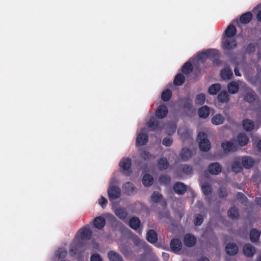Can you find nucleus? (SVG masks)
<instances>
[{
	"instance_id": "obj_50",
	"label": "nucleus",
	"mask_w": 261,
	"mask_h": 261,
	"mask_svg": "<svg viewBox=\"0 0 261 261\" xmlns=\"http://www.w3.org/2000/svg\"><path fill=\"white\" fill-rule=\"evenodd\" d=\"M147 125L149 127H150L152 129H154L156 128L157 124L154 118H151L150 119V120L147 123Z\"/></svg>"
},
{
	"instance_id": "obj_15",
	"label": "nucleus",
	"mask_w": 261,
	"mask_h": 261,
	"mask_svg": "<svg viewBox=\"0 0 261 261\" xmlns=\"http://www.w3.org/2000/svg\"><path fill=\"white\" fill-rule=\"evenodd\" d=\"M222 147L225 152L236 150L235 146L232 142H224L222 143Z\"/></svg>"
},
{
	"instance_id": "obj_52",
	"label": "nucleus",
	"mask_w": 261,
	"mask_h": 261,
	"mask_svg": "<svg viewBox=\"0 0 261 261\" xmlns=\"http://www.w3.org/2000/svg\"><path fill=\"white\" fill-rule=\"evenodd\" d=\"M91 261H102V258L98 254H93L90 258Z\"/></svg>"
},
{
	"instance_id": "obj_16",
	"label": "nucleus",
	"mask_w": 261,
	"mask_h": 261,
	"mask_svg": "<svg viewBox=\"0 0 261 261\" xmlns=\"http://www.w3.org/2000/svg\"><path fill=\"white\" fill-rule=\"evenodd\" d=\"M227 89L230 94H235L239 89V85L237 82H231L227 85Z\"/></svg>"
},
{
	"instance_id": "obj_11",
	"label": "nucleus",
	"mask_w": 261,
	"mask_h": 261,
	"mask_svg": "<svg viewBox=\"0 0 261 261\" xmlns=\"http://www.w3.org/2000/svg\"><path fill=\"white\" fill-rule=\"evenodd\" d=\"M225 118L221 114H215L212 117L211 122L215 125H221L224 123Z\"/></svg>"
},
{
	"instance_id": "obj_63",
	"label": "nucleus",
	"mask_w": 261,
	"mask_h": 261,
	"mask_svg": "<svg viewBox=\"0 0 261 261\" xmlns=\"http://www.w3.org/2000/svg\"><path fill=\"white\" fill-rule=\"evenodd\" d=\"M199 261H210L209 259L206 257H202L199 260Z\"/></svg>"
},
{
	"instance_id": "obj_8",
	"label": "nucleus",
	"mask_w": 261,
	"mask_h": 261,
	"mask_svg": "<svg viewBox=\"0 0 261 261\" xmlns=\"http://www.w3.org/2000/svg\"><path fill=\"white\" fill-rule=\"evenodd\" d=\"M242 167V158L235 159L231 165L232 170L236 173L240 172Z\"/></svg>"
},
{
	"instance_id": "obj_59",
	"label": "nucleus",
	"mask_w": 261,
	"mask_h": 261,
	"mask_svg": "<svg viewBox=\"0 0 261 261\" xmlns=\"http://www.w3.org/2000/svg\"><path fill=\"white\" fill-rule=\"evenodd\" d=\"M256 147L258 151H261V139L257 142Z\"/></svg>"
},
{
	"instance_id": "obj_48",
	"label": "nucleus",
	"mask_w": 261,
	"mask_h": 261,
	"mask_svg": "<svg viewBox=\"0 0 261 261\" xmlns=\"http://www.w3.org/2000/svg\"><path fill=\"white\" fill-rule=\"evenodd\" d=\"M203 222V218L200 215H196L194 218V224L195 225L198 226L201 224Z\"/></svg>"
},
{
	"instance_id": "obj_41",
	"label": "nucleus",
	"mask_w": 261,
	"mask_h": 261,
	"mask_svg": "<svg viewBox=\"0 0 261 261\" xmlns=\"http://www.w3.org/2000/svg\"><path fill=\"white\" fill-rule=\"evenodd\" d=\"M168 167V162L166 158H161L158 163V167L161 169H166Z\"/></svg>"
},
{
	"instance_id": "obj_27",
	"label": "nucleus",
	"mask_w": 261,
	"mask_h": 261,
	"mask_svg": "<svg viewBox=\"0 0 261 261\" xmlns=\"http://www.w3.org/2000/svg\"><path fill=\"white\" fill-rule=\"evenodd\" d=\"M243 126L246 131H251L254 128V124L252 121L246 119L243 121Z\"/></svg>"
},
{
	"instance_id": "obj_14",
	"label": "nucleus",
	"mask_w": 261,
	"mask_h": 261,
	"mask_svg": "<svg viewBox=\"0 0 261 261\" xmlns=\"http://www.w3.org/2000/svg\"><path fill=\"white\" fill-rule=\"evenodd\" d=\"M168 113V109L166 106L162 105L159 106L156 111V115L158 117L163 118Z\"/></svg>"
},
{
	"instance_id": "obj_57",
	"label": "nucleus",
	"mask_w": 261,
	"mask_h": 261,
	"mask_svg": "<svg viewBox=\"0 0 261 261\" xmlns=\"http://www.w3.org/2000/svg\"><path fill=\"white\" fill-rule=\"evenodd\" d=\"M237 198L238 199H240L241 200L242 202H243L244 201H245L246 197L243 195L242 193H238L237 194Z\"/></svg>"
},
{
	"instance_id": "obj_13",
	"label": "nucleus",
	"mask_w": 261,
	"mask_h": 261,
	"mask_svg": "<svg viewBox=\"0 0 261 261\" xmlns=\"http://www.w3.org/2000/svg\"><path fill=\"white\" fill-rule=\"evenodd\" d=\"M242 163L243 167L245 168H249L253 166L254 161L250 156H244L242 158Z\"/></svg>"
},
{
	"instance_id": "obj_33",
	"label": "nucleus",
	"mask_w": 261,
	"mask_h": 261,
	"mask_svg": "<svg viewBox=\"0 0 261 261\" xmlns=\"http://www.w3.org/2000/svg\"><path fill=\"white\" fill-rule=\"evenodd\" d=\"M221 85L219 84L212 85L208 88V92L211 95H215L220 90Z\"/></svg>"
},
{
	"instance_id": "obj_4",
	"label": "nucleus",
	"mask_w": 261,
	"mask_h": 261,
	"mask_svg": "<svg viewBox=\"0 0 261 261\" xmlns=\"http://www.w3.org/2000/svg\"><path fill=\"white\" fill-rule=\"evenodd\" d=\"M218 55V51L214 49H208L203 51L197 55V57L199 60H203L207 58L213 57Z\"/></svg>"
},
{
	"instance_id": "obj_38",
	"label": "nucleus",
	"mask_w": 261,
	"mask_h": 261,
	"mask_svg": "<svg viewBox=\"0 0 261 261\" xmlns=\"http://www.w3.org/2000/svg\"><path fill=\"white\" fill-rule=\"evenodd\" d=\"M142 182L145 186H149L153 183V178L149 174H145L143 177Z\"/></svg>"
},
{
	"instance_id": "obj_35",
	"label": "nucleus",
	"mask_w": 261,
	"mask_h": 261,
	"mask_svg": "<svg viewBox=\"0 0 261 261\" xmlns=\"http://www.w3.org/2000/svg\"><path fill=\"white\" fill-rule=\"evenodd\" d=\"M201 190L205 195H208L212 192V187L208 182H204L201 185Z\"/></svg>"
},
{
	"instance_id": "obj_30",
	"label": "nucleus",
	"mask_w": 261,
	"mask_h": 261,
	"mask_svg": "<svg viewBox=\"0 0 261 261\" xmlns=\"http://www.w3.org/2000/svg\"><path fill=\"white\" fill-rule=\"evenodd\" d=\"M178 134L184 141L190 137V133L186 128H180L178 130Z\"/></svg>"
},
{
	"instance_id": "obj_10",
	"label": "nucleus",
	"mask_w": 261,
	"mask_h": 261,
	"mask_svg": "<svg viewBox=\"0 0 261 261\" xmlns=\"http://www.w3.org/2000/svg\"><path fill=\"white\" fill-rule=\"evenodd\" d=\"M170 247L172 251L176 253L181 250L182 244L178 239H174L171 241Z\"/></svg>"
},
{
	"instance_id": "obj_60",
	"label": "nucleus",
	"mask_w": 261,
	"mask_h": 261,
	"mask_svg": "<svg viewBox=\"0 0 261 261\" xmlns=\"http://www.w3.org/2000/svg\"><path fill=\"white\" fill-rule=\"evenodd\" d=\"M256 203L261 207V198H257L255 199Z\"/></svg>"
},
{
	"instance_id": "obj_51",
	"label": "nucleus",
	"mask_w": 261,
	"mask_h": 261,
	"mask_svg": "<svg viewBox=\"0 0 261 261\" xmlns=\"http://www.w3.org/2000/svg\"><path fill=\"white\" fill-rule=\"evenodd\" d=\"M182 170L184 173L186 174H190L192 172V167L188 165H184L182 167Z\"/></svg>"
},
{
	"instance_id": "obj_54",
	"label": "nucleus",
	"mask_w": 261,
	"mask_h": 261,
	"mask_svg": "<svg viewBox=\"0 0 261 261\" xmlns=\"http://www.w3.org/2000/svg\"><path fill=\"white\" fill-rule=\"evenodd\" d=\"M108 203V201L104 197L101 196L99 201V204L102 207H104L106 206Z\"/></svg>"
},
{
	"instance_id": "obj_49",
	"label": "nucleus",
	"mask_w": 261,
	"mask_h": 261,
	"mask_svg": "<svg viewBox=\"0 0 261 261\" xmlns=\"http://www.w3.org/2000/svg\"><path fill=\"white\" fill-rule=\"evenodd\" d=\"M173 142L171 137H166L163 140V144L166 146H170Z\"/></svg>"
},
{
	"instance_id": "obj_32",
	"label": "nucleus",
	"mask_w": 261,
	"mask_h": 261,
	"mask_svg": "<svg viewBox=\"0 0 261 261\" xmlns=\"http://www.w3.org/2000/svg\"><path fill=\"white\" fill-rule=\"evenodd\" d=\"M249 139L245 134H240L238 137V143L241 146L246 145Z\"/></svg>"
},
{
	"instance_id": "obj_36",
	"label": "nucleus",
	"mask_w": 261,
	"mask_h": 261,
	"mask_svg": "<svg viewBox=\"0 0 261 261\" xmlns=\"http://www.w3.org/2000/svg\"><path fill=\"white\" fill-rule=\"evenodd\" d=\"M192 153L187 149H183L180 152V157L183 161H187L192 156Z\"/></svg>"
},
{
	"instance_id": "obj_42",
	"label": "nucleus",
	"mask_w": 261,
	"mask_h": 261,
	"mask_svg": "<svg viewBox=\"0 0 261 261\" xmlns=\"http://www.w3.org/2000/svg\"><path fill=\"white\" fill-rule=\"evenodd\" d=\"M228 215L231 219H236L239 217V213L235 207H231L228 212Z\"/></svg>"
},
{
	"instance_id": "obj_58",
	"label": "nucleus",
	"mask_w": 261,
	"mask_h": 261,
	"mask_svg": "<svg viewBox=\"0 0 261 261\" xmlns=\"http://www.w3.org/2000/svg\"><path fill=\"white\" fill-rule=\"evenodd\" d=\"M162 256H163V259L165 261H167L169 257V254L167 253H163Z\"/></svg>"
},
{
	"instance_id": "obj_44",
	"label": "nucleus",
	"mask_w": 261,
	"mask_h": 261,
	"mask_svg": "<svg viewBox=\"0 0 261 261\" xmlns=\"http://www.w3.org/2000/svg\"><path fill=\"white\" fill-rule=\"evenodd\" d=\"M171 96V91L169 90H166L162 92V99L166 101H168Z\"/></svg>"
},
{
	"instance_id": "obj_39",
	"label": "nucleus",
	"mask_w": 261,
	"mask_h": 261,
	"mask_svg": "<svg viewBox=\"0 0 261 261\" xmlns=\"http://www.w3.org/2000/svg\"><path fill=\"white\" fill-rule=\"evenodd\" d=\"M205 101V95L203 93H200L196 95L195 99V103L197 105H203Z\"/></svg>"
},
{
	"instance_id": "obj_40",
	"label": "nucleus",
	"mask_w": 261,
	"mask_h": 261,
	"mask_svg": "<svg viewBox=\"0 0 261 261\" xmlns=\"http://www.w3.org/2000/svg\"><path fill=\"white\" fill-rule=\"evenodd\" d=\"M252 18V14L250 12L243 14L240 17V21L244 23H248Z\"/></svg>"
},
{
	"instance_id": "obj_1",
	"label": "nucleus",
	"mask_w": 261,
	"mask_h": 261,
	"mask_svg": "<svg viewBox=\"0 0 261 261\" xmlns=\"http://www.w3.org/2000/svg\"><path fill=\"white\" fill-rule=\"evenodd\" d=\"M118 183V180L116 178H112L108 191V194L110 200H113L118 198L120 196V189L115 185Z\"/></svg>"
},
{
	"instance_id": "obj_62",
	"label": "nucleus",
	"mask_w": 261,
	"mask_h": 261,
	"mask_svg": "<svg viewBox=\"0 0 261 261\" xmlns=\"http://www.w3.org/2000/svg\"><path fill=\"white\" fill-rule=\"evenodd\" d=\"M234 73L237 76H241V74L239 73V70H238V68H237V67H236L234 69Z\"/></svg>"
},
{
	"instance_id": "obj_9",
	"label": "nucleus",
	"mask_w": 261,
	"mask_h": 261,
	"mask_svg": "<svg viewBox=\"0 0 261 261\" xmlns=\"http://www.w3.org/2000/svg\"><path fill=\"white\" fill-rule=\"evenodd\" d=\"M196 241V238L191 234H187L184 237V243L187 247H193L195 244Z\"/></svg>"
},
{
	"instance_id": "obj_7",
	"label": "nucleus",
	"mask_w": 261,
	"mask_h": 261,
	"mask_svg": "<svg viewBox=\"0 0 261 261\" xmlns=\"http://www.w3.org/2000/svg\"><path fill=\"white\" fill-rule=\"evenodd\" d=\"M208 170L211 174L217 175L221 172L222 167L218 163H214L208 166Z\"/></svg>"
},
{
	"instance_id": "obj_12",
	"label": "nucleus",
	"mask_w": 261,
	"mask_h": 261,
	"mask_svg": "<svg viewBox=\"0 0 261 261\" xmlns=\"http://www.w3.org/2000/svg\"><path fill=\"white\" fill-rule=\"evenodd\" d=\"M225 250L228 254L230 255H234L237 253L238 251V248L236 244L233 243H229L226 245Z\"/></svg>"
},
{
	"instance_id": "obj_21",
	"label": "nucleus",
	"mask_w": 261,
	"mask_h": 261,
	"mask_svg": "<svg viewBox=\"0 0 261 261\" xmlns=\"http://www.w3.org/2000/svg\"><path fill=\"white\" fill-rule=\"evenodd\" d=\"M243 252L247 256H252L255 252V250L253 246L250 244H246L243 248Z\"/></svg>"
},
{
	"instance_id": "obj_47",
	"label": "nucleus",
	"mask_w": 261,
	"mask_h": 261,
	"mask_svg": "<svg viewBox=\"0 0 261 261\" xmlns=\"http://www.w3.org/2000/svg\"><path fill=\"white\" fill-rule=\"evenodd\" d=\"M151 200L158 202L162 199V195L158 192H154L151 197Z\"/></svg>"
},
{
	"instance_id": "obj_29",
	"label": "nucleus",
	"mask_w": 261,
	"mask_h": 261,
	"mask_svg": "<svg viewBox=\"0 0 261 261\" xmlns=\"http://www.w3.org/2000/svg\"><path fill=\"white\" fill-rule=\"evenodd\" d=\"M218 99L221 102H228L229 100V95L226 91H222L218 94Z\"/></svg>"
},
{
	"instance_id": "obj_46",
	"label": "nucleus",
	"mask_w": 261,
	"mask_h": 261,
	"mask_svg": "<svg viewBox=\"0 0 261 261\" xmlns=\"http://www.w3.org/2000/svg\"><path fill=\"white\" fill-rule=\"evenodd\" d=\"M192 65L190 63H186L182 68V72L186 74H188L192 71Z\"/></svg>"
},
{
	"instance_id": "obj_61",
	"label": "nucleus",
	"mask_w": 261,
	"mask_h": 261,
	"mask_svg": "<svg viewBox=\"0 0 261 261\" xmlns=\"http://www.w3.org/2000/svg\"><path fill=\"white\" fill-rule=\"evenodd\" d=\"M257 18L258 20L261 21V10L259 11L257 13Z\"/></svg>"
},
{
	"instance_id": "obj_34",
	"label": "nucleus",
	"mask_w": 261,
	"mask_h": 261,
	"mask_svg": "<svg viewBox=\"0 0 261 261\" xmlns=\"http://www.w3.org/2000/svg\"><path fill=\"white\" fill-rule=\"evenodd\" d=\"M92 234L91 230L88 228H83L81 231V238L83 240H89Z\"/></svg>"
},
{
	"instance_id": "obj_2",
	"label": "nucleus",
	"mask_w": 261,
	"mask_h": 261,
	"mask_svg": "<svg viewBox=\"0 0 261 261\" xmlns=\"http://www.w3.org/2000/svg\"><path fill=\"white\" fill-rule=\"evenodd\" d=\"M198 141L200 150L207 152L210 149L211 143L207 138V135L205 133L199 132L198 135Z\"/></svg>"
},
{
	"instance_id": "obj_18",
	"label": "nucleus",
	"mask_w": 261,
	"mask_h": 261,
	"mask_svg": "<svg viewBox=\"0 0 261 261\" xmlns=\"http://www.w3.org/2000/svg\"><path fill=\"white\" fill-rule=\"evenodd\" d=\"M210 115V108L206 106H204L201 107L198 110V115L201 118H206Z\"/></svg>"
},
{
	"instance_id": "obj_19",
	"label": "nucleus",
	"mask_w": 261,
	"mask_h": 261,
	"mask_svg": "<svg viewBox=\"0 0 261 261\" xmlns=\"http://www.w3.org/2000/svg\"><path fill=\"white\" fill-rule=\"evenodd\" d=\"M124 192L128 194H133L136 192V190L133 185L129 182L125 183L123 187Z\"/></svg>"
},
{
	"instance_id": "obj_64",
	"label": "nucleus",
	"mask_w": 261,
	"mask_h": 261,
	"mask_svg": "<svg viewBox=\"0 0 261 261\" xmlns=\"http://www.w3.org/2000/svg\"><path fill=\"white\" fill-rule=\"evenodd\" d=\"M258 115L259 116V117L261 118V106H259V109H258Z\"/></svg>"
},
{
	"instance_id": "obj_26",
	"label": "nucleus",
	"mask_w": 261,
	"mask_h": 261,
	"mask_svg": "<svg viewBox=\"0 0 261 261\" xmlns=\"http://www.w3.org/2000/svg\"><path fill=\"white\" fill-rule=\"evenodd\" d=\"M232 76V71L227 67L225 68L221 72V76L224 80H228Z\"/></svg>"
},
{
	"instance_id": "obj_53",
	"label": "nucleus",
	"mask_w": 261,
	"mask_h": 261,
	"mask_svg": "<svg viewBox=\"0 0 261 261\" xmlns=\"http://www.w3.org/2000/svg\"><path fill=\"white\" fill-rule=\"evenodd\" d=\"M160 181L161 183L166 184L170 181V178L166 175L162 176L160 178Z\"/></svg>"
},
{
	"instance_id": "obj_3",
	"label": "nucleus",
	"mask_w": 261,
	"mask_h": 261,
	"mask_svg": "<svg viewBox=\"0 0 261 261\" xmlns=\"http://www.w3.org/2000/svg\"><path fill=\"white\" fill-rule=\"evenodd\" d=\"M236 40L233 38L223 37L222 43L223 48L225 50H229L236 47Z\"/></svg>"
},
{
	"instance_id": "obj_24",
	"label": "nucleus",
	"mask_w": 261,
	"mask_h": 261,
	"mask_svg": "<svg viewBox=\"0 0 261 261\" xmlns=\"http://www.w3.org/2000/svg\"><path fill=\"white\" fill-rule=\"evenodd\" d=\"M94 226L97 229H101L105 225V220L101 217H97L93 222Z\"/></svg>"
},
{
	"instance_id": "obj_23",
	"label": "nucleus",
	"mask_w": 261,
	"mask_h": 261,
	"mask_svg": "<svg viewBox=\"0 0 261 261\" xmlns=\"http://www.w3.org/2000/svg\"><path fill=\"white\" fill-rule=\"evenodd\" d=\"M131 166V161L127 158L123 159L120 163V168L124 171H127Z\"/></svg>"
},
{
	"instance_id": "obj_6",
	"label": "nucleus",
	"mask_w": 261,
	"mask_h": 261,
	"mask_svg": "<svg viewBox=\"0 0 261 261\" xmlns=\"http://www.w3.org/2000/svg\"><path fill=\"white\" fill-rule=\"evenodd\" d=\"M148 141L146 134L142 130L139 132L137 136L136 144L137 145L142 146L145 145Z\"/></svg>"
},
{
	"instance_id": "obj_45",
	"label": "nucleus",
	"mask_w": 261,
	"mask_h": 261,
	"mask_svg": "<svg viewBox=\"0 0 261 261\" xmlns=\"http://www.w3.org/2000/svg\"><path fill=\"white\" fill-rule=\"evenodd\" d=\"M67 255V252L64 249H59L56 253V257L59 259L65 257Z\"/></svg>"
},
{
	"instance_id": "obj_56",
	"label": "nucleus",
	"mask_w": 261,
	"mask_h": 261,
	"mask_svg": "<svg viewBox=\"0 0 261 261\" xmlns=\"http://www.w3.org/2000/svg\"><path fill=\"white\" fill-rule=\"evenodd\" d=\"M141 157L143 158L144 160H147L151 156L150 154L145 151H143L141 153Z\"/></svg>"
},
{
	"instance_id": "obj_17",
	"label": "nucleus",
	"mask_w": 261,
	"mask_h": 261,
	"mask_svg": "<svg viewBox=\"0 0 261 261\" xmlns=\"http://www.w3.org/2000/svg\"><path fill=\"white\" fill-rule=\"evenodd\" d=\"M173 189L176 193L182 194L186 191L187 187L183 183L178 182L174 185Z\"/></svg>"
},
{
	"instance_id": "obj_55",
	"label": "nucleus",
	"mask_w": 261,
	"mask_h": 261,
	"mask_svg": "<svg viewBox=\"0 0 261 261\" xmlns=\"http://www.w3.org/2000/svg\"><path fill=\"white\" fill-rule=\"evenodd\" d=\"M218 194L221 197H224L226 196V191L225 189H220L218 191Z\"/></svg>"
},
{
	"instance_id": "obj_25",
	"label": "nucleus",
	"mask_w": 261,
	"mask_h": 261,
	"mask_svg": "<svg viewBox=\"0 0 261 261\" xmlns=\"http://www.w3.org/2000/svg\"><path fill=\"white\" fill-rule=\"evenodd\" d=\"M108 256L111 261H123L122 257L117 253L110 251L108 253Z\"/></svg>"
},
{
	"instance_id": "obj_37",
	"label": "nucleus",
	"mask_w": 261,
	"mask_h": 261,
	"mask_svg": "<svg viewBox=\"0 0 261 261\" xmlns=\"http://www.w3.org/2000/svg\"><path fill=\"white\" fill-rule=\"evenodd\" d=\"M260 232L256 229H253L250 233V239L252 242H255L258 240Z\"/></svg>"
},
{
	"instance_id": "obj_20",
	"label": "nucleus",
	"mask_w": 261,
	"mask_h": 261,
	"mask_svg": "<svg viewBox=\"0 0 261 261\" xmlns=\"http://www.w3.org/2000/svg\"><path fill=\"white\" fill-rule=\"evenodd\" d=\"M255 99V95L253 91L247 89L244 95V100L248 102H252Z\"/></svg>"
},
{
	"instance_id": "obj_5",
	"label": "nucleus",
	"mask_w": 261,
	"mask_h": 261,
	"mask_svg": "<svg viewBox=\"0 0 261 261\" xmlns=\"http://www.w3.org/2000/svg\"><path fill=\"white\" fill-rule=\"evenodd\" d=\"M113 210L115 214L120 219L124 220L127 216L126 210L120 206L113 205Z\"/></svg>"
},
{
	"instance_id": "obj_43",
	"label": "nucleus",
	"mask_w": 261,
	"mask_h": 261,
	"mask_svg": "<svg viewBox=\"0 0 261 261\" xmlns=\"http://www.w3.org/2000/svg\"><path fill=\"white\" fill-rule=\"evenodd\" d=\"M184 76L181 74H178L175 76L174 80V83L175 85H180L184 83Z\"/></svg>"
},
{
	"instance_id": "obj_28",
	"label": "nucleus",
	"mask_w": 261,
	"mask_h": 261,
	"mask_svg": "<svg viewBox=\"0 0 261 261\" xmlns=\"http://www.w3.org/2000/svg\"><path fill=\"white\" fill-rule=\"evenodd\" d=\"M146 238L148 242L153 243L157 240V234L154 231L150 230L147 233Z\"/></svg>"
},
{
	"instance_id": "obj_22",
	"label": "nucleus",
	"mask_w": 261,
	"mask_h": 261,
	"mask_svg": "<svg viewBox=\"0 0 261 261\" xmlns=\"http://www.w3.org/2000/svg\"><path fill=\"white\" fill-rule=\"evenodd\" d=\"M236 33V28L231 24L229 25L225 31V36L224 37L233 38Z\"/></svg>"
},
{
	"instance_id": "obj_31",
	"label": "nucleus",
	"mask_w": 261,
	"mask_h": 261,
	"mask_svg": "<svg viewBox=\"0 0 261 261\" xmlns=\"http://www.w3.org/2000/svg\"><path fill=\"white\" fill-rule=\"evenodd\" d=\"M129 225L131 228L136 230L140 226V220L137 217H133L129 220Z\"/></svg>"
}]
</instances>
